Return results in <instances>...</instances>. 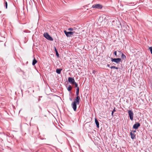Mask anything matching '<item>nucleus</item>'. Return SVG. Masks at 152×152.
Returning a JSON list of instances; mask_svg holds the SVG:
<instances>
[{
    "label": "nucleus",
    "instance_id": "1",
    "mask_svg": "<svg viewBox=\"0 0 152 152\" xmlns=\"http://www.w3.org/2000/svg\"><path fill=\"white\" fill-rule=\"evenodd\" d=\"M44 36L47 39L49 40L53 41V38L51 37L47 33H45L44 34Z\"/></svg>",
    "mask_w": 152,
    "mask_h": 152
},
{
    "label": "nucleus",
    "instance_id": "2",
    "mask_svg": "<svg viewBox=\"0 0 152 152\" xmlns=\"http://www.w3.org/2000/svg\"><path fill=\"white\" fill-rule=\"evenodd\" d=\"M128 113L130 119L132 121L133 119L134 115V114L133 111L131 110H129L128 111Z\"/></svg>",
    "mask_w": 152,
    "mask_h": 152
},
{
    "label": "nucleus",
    "instance_id": "3",
    "mask_svg": "<svg viewBox=\"0 0 152 152\" xmlns=\"http://www.w3.org/2000/svg\"><path fill=\"white\" fill-rule=\"evenodd\" d=\"M111 59L112 62H114L117 63H119L121 61V60L120 58H111Z\"/></svg>",
    "mask_w": 152,
    "mask_h": 152
},
{
    "label": "nucleus",
    "instance_id": "4",
    "mask_svg": "<svg viewBox=\"0 0 152 152\" xmlns=\"http://www.w3.org/2000/svg\"><path fill=\"white\" fill-rule=\"evenodd\" d=\"M69 82L71 84H74L75 83V81L74 79L72 77H69L68 79Z\"/></svg>",
    "mask_w": 152,
    "mask_h": 152
},
{
    "label": "nucleus",
    "instance_id": "5",
    "mask_svg": "<svg viewBox=\"0 0 152 152\" xmlns=\"http://www.w3.org/2000/svg\"><path fill=\"white\" fill-rule=\"evenodd\" d=\"M72 106L74 111H76L77 109V103L75 102H73L72 103Z\"/></svg>",
    "mask_w": 152,
    "mask_h": 152
},
{
    "label": "nucleus",
    "instance_id": "6",
    "mask_svg": "<svg viewBox=\"0 0 152 152\" xmlns=\"http://www.w3.org/2000/svg\"><path fill=\"white\" fill-rule=\"evenodd\" d=\"M92 7L93 8H95L99 9H101L102 8V6L99 4L94 5Z\"/></svg>",
    "mask_w": 152,
    "mask_h": 152
},
{
    "label": "nucleus",
    "instance_id": "7",
    "mask_svg": "<svg viewBox=\"0 0 152 152\" xmlns=\"http://www.w3.org/2000/svg\"><path fill=\"white\" fill-rule=\"evenodd\" d=\"M64 32L67 37H69L71 35H73V33L71 31L67 32L65 30Z\"/></svg>",
    "mask_w": 152,
    "mask_h": 152
},
{
    "label": "nucleus",
    "instance_id": "8",
    "mask_svg": "<svg viewBox=\"0 0 152 152\" xmlns=\"http://www.w3.org/2000/svg\"><path fill=\"white\" fill-rule=\"evenodd\" d=\"M80 99V97L79 96H77L74 102H75V103H76L77 104H79Z\"/></svg>",
    "mask_w": 152,
    "mask_h": 152
},
{
    "label": "nucleus",
    "instance_id": "9",
    "mask_svg": "<svg viewBox=\"0 0 152 152\" xmlns=\"http://www.w3.org/2000/svg\"><path fill=\"white\" fill-rule=\"evenodd\" d=\"M140 126V124L139 123H137L134 124L133 126V128L135 129H137Z\"/></svg>",
    "mask_w": 152,
    "mask_h": 152
},
{
    "label": "nucleus",
    "instance_id": "10",
    "mask_svg": "<svg viewBox=\"0 0 152 152\" xmlns=\"http://www.w3.org/2000/svg\"><path fill=\"white\" fill-rule=\"evenodd\" d=\"M130 134L131 135V138L133 139L135 138V135L133 133H132V132L130 133Z\"/></svg>",
    "mask_w": 152,
    "mask_h": 152
},
{
    "label": "nucleus",
    "instance_id": "11",
    "mask_svg": "<svg viewBox=\"0 0 152 152\" xmlns=\"http://www.w3.org/2000/svg\"><path fill=\"white\" fill-rule=\"evenodd\" d=\"M95 121L96 124L97 126V127L98 128H99V124L98 121H97L96 118L95 119Z\"/></svg>",
    "mask_w": 152,
    "mask_h": 152
},
{
    "label": "nucleus",
    "instance_id": "12",
    "mask_svg": "<svg viewBox=\"0 0 152 152\" xmlns=\"http://www.w3.org/2000/svg\"><path fill=\"white\" fill-rule=\"evenodd\" d=\"M62 70V69H57L56 70V72L58 74H60Z\"/></svg>",
    "mask_w": 152,
    "mask_h": 152
},
{
    "label": "nucleus",
    "instance_id": "13",
    "mask_svg": "<svg viewBox=\"0 0 152 152\" xmlns=\"http://www.w3.org/2000/svg\"><path fill=\"white\" fill-rule=\"evenodd\" d=\"M103 16H101L99 17V21L100 22H102L103 20Z\"/></svg>",
    "mask_w": 152,
    "mask_h": 152
},
{
    "label": "nucleus",
    "instance_id": "14",
    "mask_svg": "<svg viewBox=\"0 0 152 152\" xmlns=\"http://www.w3.org/2000/svg\"><path fill=\"white\" fill-rule=\"evenodd\" d=\"M37 61L35 58H34L32 62V65H34L37 62Z\"/></svg>",
    "mask_w": 152,
    "mask_h": 152
},
{
    "label": "nucleus",
    "instance_id": "15",
    "mask_svg": "<svg viewBox=\"0 0 152 152\" xmlns=\"http://www.w3.org/2000/svg\"><path fill=\"white\" fill-rule=\"evenodd\" d=\"M56 53V55L58 57H59V55L58 53V51L55 47H54Z\"/></svg>",
    "mask_w": 152,
    "mask_h": 152
},
{
    "label": "nucleus",
    "instance_id": "16",
    "mask_svg": "<svg viewBox=\"0 0 152 152\" xmlns=\"http://www.w3.org/2000/svg\"><path fill=\"white\" fill-rule=\"evenodd\" d=\"M121 58L122 59H126V57L123 53H122L121 54Z\"/></svg>",
    "mask_w": 152,
    "mask_h": 152
},
{
    "label": "nucleus",
    "instance_id": "17",
    "mask_svg": "<svg viewBox=\"0 0 152 152\" xmlns=\"http://www.w3.org/2000/svg\"><path fill=\"white\" fill-rule=\"evenodd\" d=\"M79 87H77V91H76V95L77 96H78L79 94Z\"/></svg>",
    "mask_w": 152,
    "mask_h": 152
},
{
    "label": "nucleus",
    "instance_id": "18",
    "mask_svg": "<svg viewBox=\"0 0 152 152\" xmlns=\"http://www.w3.org/2000/svg\"><path fill=\"white\" fill-rule=\"evenodd\" d=\"M72 87L70 86H69L67 88V89L68 91H70L72 89Z\"/></svg>",
    "mask_w": 152,
    "mask_h": 152
},
{
    "label": "nucleus",
    "instance_id": "19",
    "mask_svg": "<svg viewBox=\"0 0 152 152\" xmlns=\"http://www.w3.org/2000/svg\"><path fill=\"white\" fill-rule=\"evenodd\" d=\"M5 6L6 7V8L7 9V3L6 1L5 2Z\"/></svg>",
    "mask_w": 152,
    "mask_h": 152
},
{
    "label": "nucleus",
    "instance_id": "20",
    "mask_svg": "<svg viewBox=\"0 0 152 152\" xmlns=\"http://www.w3.org/2000/svg\"><path fill=\"white\" fill-rule=\"evenodd\" d=\"M68 30L69 31H72L73 30V29L71 28H68Z\"/></svg>",
    "mask_w": 152,
    "mask_h": 152
},
{
    "label": "nucleus",
    "instance_id": "21",
    "mask_svg": "<svg viewBox=\"0 0 152 152\" xmlns=\"http://www.w3.org/2000/svg\"><path fill=\"white\" fill-rule=\"evenodd\" d=\"M74 84H75V87L77 88V87H78L77 83L76 82H75V83H74Z\"/></svg>",
    "mask_w": 152,
    "mask_h": 152
},
{
    "label": "nucleus",
    "instance_id": "22",
    "mask_svg": "<svg viewBox=\"0 0 152 152\" xmlns=\"http://www.w3.org/2000/svg\"><path fill=\"white\" fill-rule=\"evenodd\" d=\"M114 54L116 56V57H117V52L116 51H115L114 52Z\"/></svg>",
    "mask_w": 152,
    "mask_h": 152
},
{
    "label": "nucleus",
    "instance_id": "23",
    "mask_svg": "<svg viewBox=\"0 0 152 152\" xmlns=\"http://www.w3.org/2000/svg\"><path fill=\"white\" fill-rule=\"evenodd\" d=\"M110 68L112 69H115V68H116V67L114 66H112L111 67H110Z\"/></svg>",
    "mask_w": 152,
    "mask_h": 152
},
{
    "label": "nucleus",
    "instance_id": "24",
    "mask_svg": "<svg viewBox=\"0 0 152 152\" xmlns=\"http://www.w3.org/2000/svg\"><path fill=\"white\" fill-rule=\"evenodd\" d=\"M116 111V110H115V108H114V109L113 110L112 112H115Z\"/></svg>",
    "mask_w": 152,
    "mask_h": 152
},
{
    "label": "nucleus",
    "instance_id": "25",
    "mask_svg": "<svg viewBox=\"0 0 152 152\" xmlns=\"http://www.w3.org/2000/svg\"><path fill=\"white\" fill-rule=\"evenodd\" d=\"M114 112H113L112 111V113H111V115H112V116L113 117V113H114Z\"/></svg>",
    "mask_w": 152,
    "mask_h": 152
},
{
    "label": "nucleus",
    "instance_id": "26",
    "mask_svg": "<svg viewBox=\"0 0 152 152\" xmlns=\"http://www.w3.org/2000/svg\"><path fill=\"white\" fill-rule=\"evenodd\" d=\"M72 33H73V34L74 33H75V32L74 31H72Z\"/></svg>",
    "mask_w": 152,
    "mask_h": 152
},
{
    "label": "nucleus",
    "instance_id": "27",
    "mask_svg": "<svg viewBox=\"0 0 152 152\" xmlns=\"http://www.w3.org/2000/svg\"><path fill=\"white\" fill-rule=\"evenodd\" d=\"M115 69H118V67H116V68H115Z\"/></svg>",
    "mask_w": 152,
    "mask_h": 152
},
{
    "label": "nucleus",
    "instance_id": "28",
    "mask_svg": "<svg viewBox=\"0 0 152 152\" xmlns=\"http://www.w3.org/2000/svg\"><path fill=\"white\" fill-rule=\"evenodd\" d=\"M107 66H108V67H109V66H110V65L109 64H108L107 65Z\"/></svg>",
    "mask_w": 152,
    "mask_h": 152
},
{
    "label": "nucleus",
    "instance_id": "29",
    "mask_svg": "<svg viewBox=\"0 0 152 152\" xmlns=\"http://www.w3.org/2000/svg\"><path fill=\"white\" fill-rule=\"evenodd\" d=\"M104 19H106V17H105L104 18Z\"/></svg>",
    "mask_w": 152,
    "mask_h": 152
}]
</instances>
